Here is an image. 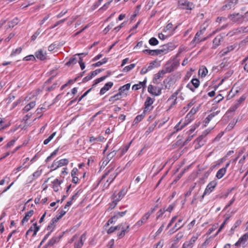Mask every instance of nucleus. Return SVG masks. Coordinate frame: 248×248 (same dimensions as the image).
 <instances>
[{
    "label": "nucleus",
    "mask_w": 248,
    "mask_h": 248,
    "mask_svg": "<svg viewBox=\"0 0 248 248\" xmlns=\"http://www.w3.org/2000/svg\"><path fill=\"white\" fill-rule=\"evenodd\" d=\"M143 53L148 54L149 55H151L152 56H154V50L150 49H144L142 51Z\"/></svg>",
    "instance_id": "obj_63"
},
{
    "label": "nucleus",
    "mask_w": 248,
    "mask_h": 248,
    "mask_svg": "<svg viewBox=\"0 0 248 248\" xmlns=\"http://www.w3.org/2000/svg\"><path fill=\"white\" fill-rule=\"evenodd\" d=\"M158 66V62L156 61H152L149 63L148 66L147 67V70L150 71L153 69L155 67H156Z\"/></svg>",
    "instance_id": "obj_35"
},
{
    "label": "nucleus",
    "mask_w": 248,
    "mask_h": 248,
    "mask_svg": "<svg viewBox=\"0 0 248 248\" xmlns=\"http://www.w3.org/2000/svg\"><path fill=\"white\" fill-rule=\"evenodd\" d=\"M34 211L33 210H31L30 211L28 212L25 216L22 219L21 221V223L23 224L25 222H27L29 218L33 215Z\"/></svg>",
    "instance_id": "obj_27"
},
{
    "label": "nucleus",
    "mask_w": 248,
    "mask_h": 248,
    "mask_svg": "<svg viewBox=\"0 0 248 248\" xmlns=\"http://www.w3.org/2000/svg\"><path fill=\"white\" fill-rule=\"evenodd\" d=\"M118 218V216H114L111 218H110L106 223L107 226H109L110 224H112L113 222H115L117 219Z\"/></svg>",
    "instance_id": "obj_43"
},
{
    "label": "nucleus",
    "mask_w": 248,
    "mask_h": 248,
    "mask_svg": "<svg viewBox=\"0 0 248 248\" xmlns=\"http://www.w3.org/2000/svg\"><path fill=\"white\" fill-rule=\"evenodd\" d=\"M199 75H201L202 77H204L207 74L208 70L205 67L202 66L199 69Z\"/></svg>",
    "instance_id": "obj_34"
},
{
    "label": "nucleus",
    "mask_w": 248,
    "mask_h": 248,
    "mask_svg": "<svg viewBox=\"0 0 248 248\" xmlns=\"http://www.w3.org/2000/svg\"><path fill=\"white\" fill-rule=\"evenodd\" d=\"M162 89L161 88L157 86H154L152 85H149L148 87V92L154 96H158L161 94Z\"/></svg>",
    "instance_id": "obj_6"
},
{
    "label": "nucleus",
    "mask_w": 248,
    "mask_h": 248,
    "mask_svg": "<svg viewBox=\"0 0 248 248\" xmlns=\"http://www.w3.org/2000/svg\"><path fill=\"white\" fill-rule=\"evenodd\" d=\"M135 66V64L132 63L131 64L128 66H126L124 67L123 70V71L124 72H127L131 70H132L133 68H134Z\"/></svg>",
    "instance_id": "obj_42"
},
{
    "label": "nucleus",
    "mask_w": 248,
    "mask_h": 248,
    "mask_svg": "<svg viewBox=\"0 0 248 248\" xmlns=\"http://www.w3.org/2000/svg\"><path fill=\"white\" fill-rule=\"evenodd\" d=\"M130 144H131V142H130L128 145L125 146L124 148H123L121 150V153L120 156H122L127 151Z\"/></svg>",
    "instance_id": "obj_57"
},
{
    "label": "nucleus",
    "mask_w": 248,
    "mask_h": 248,
    "mask_svg": "<svg viewBox=\"0 0 248 248\" xmlns=\"http://www.w3.org/2000/svg\"><path fill=\"white\" fill-rule=\"evenodd\" d=\"M22 51V48L19 47L15 50H13L11 56H15L16 55L19 54Z\"/></svg>",
    "instance_id": "obj_48"
},
{
    "label": "nucleus",
    "mask_w": 248,
    "mask_h": 248,
    "mask_svg": "<svg viewBox=\"0 0 248 248\" xmlns=\"http://www.w3.org/2000/svg\"><path fill=\"white\" fill-rule=\"evenodd\" d=\"M233 48H234V47L232 46H228L227 48L223 49L220 52L221 56H223L226 55L229 52L233 50Z\"/></svg>",
    "instance_id": "obj_37"
},
{
    "label": "nucleus",
    "mask_w": 248,
    "mask_h": 248,
    "mask_svg": "<svg viewBox=\"0 0 248 248\" xmlns=\"http://www.w3.org/2000/svg\"><path fill=\"white\" fill-rule=\"evenodd\" d=\"M184 223L182 224V225L181 226H180L178 228H176L177 227H175V226L171 229H170L169 232L170 233V234H172L174 232L177 231L178 230H179V229L181 228L184 225Z\"/></svg>",
    "instance_id": "obj_56"
},
{
    "label": "nucleus",
    "mask_w": 248,
    "mask_h": 248,
    "mask_svg": "<svg viewBox=\"0 0 248 248\" xmlns=\"http://www.w3.org/2000/svg\"><path fill=\"white\" fill-rule=\"evenodd\" d=\"M66 212L67 211L62 210L60 212L59 215L58 216H57L56 217H54L53 218H52V223H55L56 222H57L60 218H61L64 216V215H65Z\"/></svg>",
    "instance_id": "obj_29"
},
{
    "label": "nucleus",
    "mask_w": 248,
    "mask_h": 248,
    "mask_svg": "<svg viewBox=\"0 0 248 248\" xmlns=\"http://www.w3.org/2000/svg\"><path fill=\"white\" fill-rule=\"evenodd\" d=\"M207 133H208L207 132L204 135L203 134L195 140V142L197 144L195 146L196 148H199L204 144V141L203 140V139L207 134Z\"/></svg>",
    "instance_id": "obj_15"
},
{
    "label": "nucleus",
    "mask_w": 248,
    "mask_h": 248,
    "mask_svg": "<svg viewBox=\"0 0 248 248\" xmlns=\"http://www.w3.org/2000/svg\"><path fill=\"white\" fill-rule=\"evenodd\" d=\"M113 85V82H108L105 84L103 87H102L100 91V94L103 95L105 93L108 91L110 89Z\"/></svg>",
    "instance_id": "obj_17"
},
{
    "label": "nucleus",
    "mask_w": 248,
    "mask_h": 248,
    "mask_svg": "<svg viewBox=\"0 0 248 248\" xmlns=\"http://www.w3.org/2000/svg\"><path fill=\"white\" fill-rule=\"evenodd\" d=\"M177 216H174L173 217H172V218L171 219L170 222H169V223L168 224V225L167 226V229L169 228L172 225V224L174 223V222L177 219Z\"/></svg>",
    "instance_id": "obj_60"
},
{
    "label": "nucleus",
    "mask_w": 248,
    "mask_h": 248,
    "mask_svg": "<svg viewBox=\"0 0 248 248\" xmlns=\"http://www.w3.org/2000/svg\"><path fill=\"white\" fill-rule=\"evenodd\" d=\"M218 113V111H217L216 112H213L212 113L210 114L205 119L204 122L205 123L207 124H208L210 121L213 119V118L217 115Z\"/></svg>",
    "instance_id": "obj_36"
},
{
    "label": "nucleus",
    "mask_w": 248,
    "mask_h": 248,
    "mask_svg": "<svg viewBox=\"0 0 248 248\" xmlns=\"http://www.w3.org/2000/svg\"><path fill=\"white\" fill-rule=\"evenodd\" d=\"M116 154V151L113 150L111 152H110L109 154H108L106 157L108 159L110 160Z\"/></svg>",
    "instance_id": "obj_51"
},
{
    "label": "nucleus",
    "mask_w": 248,
    "mask_h": 248,
    "mask_svg": "<svg viewBox=\"0 0 248 248\" xmlns=\"http://www.w3.org/2000/svg\"><path fill=\"white\" fill-rule=\"evenodd\" d=\"M165 73L171 72L173 70V66L170 63H167L165 64L164 68L162 69Z\"/></svg>",
    "instance_id": "obj_28"
},
{
    "label": "nucleus",
    "mask_w": 248,
    "mask_h": 248,
    "mask_svg": "<svg viewBox=\"0 0 248 248\" xmlns=\"http://www.w3.org/2000/svg\"><path fill=\"white\" fill-rule=\"evenodd\" d=\"M200 85V81L197 78L192 79L191 83H189L186 85V87L189 89L192 92H194L196 88H197Z\"/></svg>",
    "instance_id": "obj_9"
},
{
    "label": "nucleus",
    "mask_w": 248,
    "mask_h": 248,
    "mask_svg": "<svg viewBox=\"0 0 248 248\" xmlns=\"http://www.w3.org/2000/svg\"><path fill=\"white\" fill-rule=\"evenodd\" d=\"M206 30V28L204 27L203 29L201 30L200 31H198L193 40V41L194 42H196V43H199L201 42L200 41V36L204 33Z\"/></svg>",
    "instance_id": "obj_20"
},
{
    "label": "nucleus",
    "mask_w": 248,
    "mask_h": 248,
    "mask_svg": "<svg viewBox=\"0 0 248 248\" xmlns=\"http://www.w3.org/2000/svg\"><path fill=\"white\" fill-rule=\"evenodd\" d=\"M109 161H110V160L108 159V158L107 157L104 158L102 160L101 167L104 168L105 166H106L107 165V164L109 163Z\"/></svg>",
    "instance_id": "obj_59"
},
{
    "label": "nucleus",
    "mask_w": 248,
    "mask_h": 248,
    "mask_svg": "<svg viewBox=\"0 0 248 248\" xmlns=\"http://www.w3.org/2000/svg\"><path fill=\"white\" fill-rule=\"evenodd\" d=\"M121 92L120 91L118 93L110 97L109 100L111 101H116L119 100L121 98Z\"/></svg>",
    "instance_id": "obj_40"
},
{
    "label": "nucleus",
    "mask_w": 248,
    "mask_h": 248,
    "mask_svg": "<svg viewBox=\"0 0 248 248\" xmlns=\"http://www.w3.org/2000/svg\"><path fill=\"white\" fill-rule=\"evenodd\" d=\"M24 60L28 61H32L35 60V57L32 55H30L27 56H26L23 59Z\"/></svg>",
    "instance_id": "obj_61"
},
{
    "label": "nucleus",
    "mask_w": 248,
    "mask_h": 248,
    "mask_svg": "<svg viewBox=\"0 0 248 248\" xmlns=\"http://www.w3.org/2000/svg\"><path fill=\"white\" fill-rule=\"evenodd\" d=\"M197 239V237L193 236L189 241L186 242L183 244L182 248H192Z\"/></svg>",
    "instance_id": "obj_14"
},
{
    "label": "nucleus",
    "mask_w": 248,
    "mask_h": 248,
    "mask_svg": "<svg viewBox=\"0 0 248 248\" xmlns=\"http://www.w3.org/2000/svg\"><path fill=\"white\" fill-rule=\"evenodd\" d=\"M144 115L143 114L138 115L134 120V123L135 124H138L139 122H140L143 118Z\"/></svg>",
    "instance_id": "obj_46"
},
{
    "label": "nucleus",
    "mask_w": 248,
    "mask_h": 248,
    "mask_svg": "<svg viewBox=\"0 0 248 248\" xmlns=\"http://www.w3.org/2000/svg\"><path fill=\"white\" fill-rule=\"evenodd\" d=\"M35 56L37 58L43 61L46 59V53L42 50H39L36 52Z\"/></svg>",
    "instance_id": "obj_24"
},
{
    "label": "nucleus",
    "mask_w": 248,
    "mask_h": 248,
    "mask_svg": "<svg viewBox=\"0 0 248 248\" xmlns=\"http://www.w3.org/2000/svg\"><path fill=\"white\" fill-rule=\"evenodd\" d=\"M198 110V107L192 108L190 112L187 114L186 119L189 121V119L192 117V116L196 113Z\"/></svg>",
    "instance_id": "obj_33"
},
{
    "label": "nucleus",
    "mask_w": 248,
    "mask_h": 248,
    "mask_svg": "<svg viewBox=\"0 0 248 248\" xmlns=\"http://www.w3.org/2000/svg\"><path fill=\"white\" fill-rule=\"evenodd\" d=\"M161 47L158 49L154 50V55H164Z\"/></svg>",
    "instance_id": "obj_62"
},
{
    "label": "nucleus",
    "mask_w": 248,
    "mask_h": 248,
    "mask_svg": "<svg viewBox=\"0 0 248 248\" xmlns=\"http://www.w3.org/2000/svg\"><path fill=\"white\" fill-rule=\"evenodd\" d=\"M165 74V73L164 72V71L162 70V69L161 70L159 71L157 74H156L154 75V77L153 78V82L155 83H158L157 80L160 78H162L163 77V76Z\"/></svg>",
    "instance_id": "obj_25"
},
{
    "label": "nucleus",
    "mask_w": 248,
    "mask_h": 248,
    "mask_svg": "<svg viewBox=\"0 0 248 248\" xmlns=\"http://www.w3.org/2000/svg\"><path fill=\"white\" fill-rule=\"evenodd\" d=\"M223 96L221 94H218L215 98L214 101L215 102L218 103L219 102L223 99Z\"/></svg>",
    "instance_id": "obj_58"
},
{
    "label": "nucleus",
    "mask_w": 248,
    "mask_h": 248,
    "mask_svg": "<svg viewBox=\"0 0 248 248\" xmlns=\"http://www.w3.org/2000/svg\"><path fill=\"white\" fill-rule=\"evenodd\" d=\"M179 90H177L176 92H175L168 99V101L170 100V99H174V102L173 103V104H175L176 103L175 101L177 99V96L178 94L179 93Z\"/></svg>",
    "instance_id": "obj_49"
},
{
    "label": "nucleus",
    "mask_w": 248,
    "mask_h": 248,
    "mask_svg": "<svg viewBox=\"0 0 248 248\" xmlns=\"http://www.w3.org/2000/svg\"><path fill=\"white\" fill-rule=\"evenodd\" d=\"M248 239V233H246L243 235L235 244V246H238L241 245H244Z\"/></svg>",
    "instance_id": "obj_16"
},
{
    "label": "nucleus",
    "mask_w": 248,
    "mask_h": 248,
    "mask_svg": "<svg viewBox=\"0 0 248 248\" xmlns=\"http://www.w3.org/2000/svg\"><path fill=\"white\" fill-rule=\"evenodd\" d=\"M149 43L150 45L156 46L158 44V41L156 38L152 37L149 40Z\"/></svg>",
    "instance_id": "obj_44"
},
{
    "label": "nucleus",
    "mask_w": 248,
    "mask_h": 248,
    "mask_svg": "<svg viewBox=\"0 0 248 248\" xmlns=\"http://www.w3.org/2000/svg\"><path fill=\"white\" fill-rule=\"evenodd\" d=\"M160 47L162 51V52H163V54L164 55L173 50L176 47V46L173 43H170L162 46Z\"/></svg>",
    "instance_id": "obj_8"
},
{
    "label": "nucleus",
    "mask_w": 248,
    "mask_h": 248,
    "mask_svg": "<svg viewBox=\"0 0 248 248\" xmlns=\"http://www.w3.org/2000/svg\"><path fill=\"white\" fill-rule=\"evenodd\" d=\"M36 105V103L35 101H32L28 104L25 107L23 108V111L24 112L26 113L30 111L31 108H33Z\"/></svg>",
    "instance_id": "obj_26"
},
{
    "label": "nucleus",
    "mask_w": 248,
    "mask_h": 248,
    "mask_svg": "<svg viewBox=\"0 0 248 248\" xmlns=\"http://www.w3.org/2000/svg\"><path fill=\"white\" fill-rule=\"evenodd\" d=\"M191 121V120H189V121H187V122H184L183 124H181L182 121H181L179 122L174 127V132H177L180 130H181L182 128H183L188 123H189Z\"/></svg>",
    "instance_id": "obj_23"
},
{
    "label": "nucleus",
    "mask_w": 248,
    "mask_h": 248,
    "mask_svg": "<svg viewBox=\"0 0 248 248\" xmlns=\"http://www.w3.org/2000/svg\"><path fill=\"white\" fill-rule=\"evenodd\" d=\"M6 127L7 125L5 124L3 119L0 118V131L4 129Z\"/></svg>",
    "instance_id": "obj_52"
},
{
    "label": "nucleus",
    "mask_w": 248,
    "mask_h": 248,
    "mask_svg": "<svg viewBox=\"0 0 248 248\" xmlns=\"http://www.w3.org/2000/svg\"><path fill=\"white\" fill-rule=\"evenodd\" d=\"M178 5L180 8L183 9L192 10L194 7L193 3L186 0H180L178 2Z\"/></svg>",
    "instance_id": "obj_4"
},
{
    "label": "nucleus",
    "mask_w": 248,
    "mask_h": 248,
    "mask_svg": "<svg viewBox=\"0 0 248 248\" xmlns=\"http://www.w3.org/2000/svg\"><path fill=\"white\" fill-rule=\"evenodd\" d=\"M226 172V168H221L219 169L217 172V178L218 179L222 178L225 174Z\"/></svg>",
    "instance_id": "obj_30"
},
{
    "label": "nucleus",
    "mask_w": 248,
    "mask_h": 248,
    "mask_svg": "<svg viewBox=\"0 0 248 248\" xmlns=\"http://www.w3.org/2000/svg\"><path fill=\"white\" fill-rule=\"evenodd\" d=\"M149 213H145L141 218V219L138 221L136 223V225L138 227H140L141 226L142 224L145 223L147 220L150 217Z\"/></svg>",
    "instance_id": "obj_19"
},
{
    "label": "nucleus",
    "mask_w": 248,
    "mask_h": 248,
    "mask_svg": "<svg viewBox=\"0 0 248 248\" xmlns=\"http://www.w3.org/2000/svg\"><path fill=\"white\" fill-rule=\"evenodd\" d=\"M238 0H228L227 3L222 6V10H229L234 7L237 3Z\"/></svg>",
    "instance_id": "obj_10"
},
{
    "label": "nucleus",
    "mask_w": 248,
    "mask_h": 248,
    "mask_svg": "<svg viewBox=\"0 0 248 248\" xmlns=\"http://www.w3.org/2000/svg\"><path fill=\"white\" fill-rule=\"evenodd\" d=\"M126 192L127 190L125 188H123L117 194L114 193L112 196V199L119 202L126 194Z\"/></svg>",
    "instance_id": "obj_11"
},
{
    "label": "nucleus",
    "mask_w": 248,
    "mask_h": 248,
    "mask_svg": "<svg viewBox=\"0 0 248 248\" xmlns=\"http://www.w3.org/2000/svg\"><path fill=\"white\" fill-rule=\"evenodd\" d=\"M165 212L166 210L165 208L160 209L156 213V218L158 219L161 217Z\"/></svg>",
    "instance_id": "obj_47"
},
{
    "label": "nucleus",
    "mask_w": 248,
    "mask_h": 248,
    "mask_svg": "<svg viewBox=\"0 0 248 248\" xmlns=\"http://www.w3.org/2000/svg\"><path fill=\"white\" fill-rule=\"evenodd\" d=\"M42 172V170H38L33 173L32 176L34 177V178H37L41 175Z\"/></svg>",
    "instance_id": "obj_55"
},
{
    "label": "nucleus",
    "mask_w": 248,
    "mask_h": 248,
    "mask_svg": "<svg viewBox=\"0 0 248 248\" xmlns=\"http://www.w3.org/2000/svg\"><path fill=\"white\" fill-rule=\"evenodd\" d=\"M217 186V182L215 181L211 182L205 188L204 192L202 195V199H203L205 195L210 194Z\"/></svg>",
    "instance_id": "obj_7"
},
{
    "label": "nucleus",
    "mask_w": 248,
    "mask_h": 248,
    "mask_svg": "<svg viewBox=\"0 0 248 248\" xmlns=\"http://www.w3.org/2000/svg\"><path fill=\"white\" fill-rule=\"evenodd\" d=\"M113 201L110 203L109 209L110 210L113 209L117 204L118 201L113 199Z\"/></svg>",
    "instance_id": "obj_53"
},
{
    "label": "nucleus",
    "mask_w": 248,
    "mask_h": 248,
    "mask_svg": "<svg viewBox=\"0 0 248 248\" xmlns=\"http://www.w3.org/2000/svg\"><path fill=\"white\" fill-rule=\"evenodd\" d=\"M61 182L58 179H56L53 182V188L54 191L57 192L59 190V187L60 186Z\"/></svg>",
    "instance_id": "obj_31"
},
{
    "label": "nucleus",
    "mask_w": 248,
    "mask_h": 248,
    "mask_svg": "<svg viewBox=\"0 0 248 248\" xmlns=\"http://www.w3.org/2000/svg\"><path fill=\"white\" fill-rule=\"evenodd\" d=\"M107 61H108V59L106 58H105L103 59L102 60L93 64V65L95 67L100 66L101 65H103V64L106 63L107 62Z\"/></svg>",
    "instance_id": "obj_39"
},
{
    "label": "nucleus",
    "mask_w": 248,
    "mask_h": 248,
    "mask_svg": "<svg viewBox=\"0 0 248 248\" xmlns=\"http://www.w3.org/2000/svg\"><path fill=\"white\" fill-rule=\"evenodd\" d=\"M239 105L237 104L236 102L229 108V111L233 112L239 107Z\"/></svg>",
    "instance_id": "obj_50"
},
{
    "label": "nucleus",
    "mask_w": 248,
    "mask_h": 248,
    "mask_svg": "<svg viewBox=\"0 0 248 248\" xmlns=\"http://www.w3.org/2000/svg\"><path fill=\"white\" fill-rule=\"evenodd\" d=\"M102 70L100 69H96L95 71H92L91 73L89 74L86 77L83 78V82H87L91 79L93 77H95L98 73H99Z\"/></svg>",
    "instance_id": "obj_13"
},
{
    "label": "nucleus",
    "mask_w": 248,
    "mask_h": 248,
    "mask_svg": "<svg viewBox=\"0 0 248 248\" xmlns=\"http://www.w3.org/2000/svg\"><path fill=\"white\" fill-rule=\"evenodd\" d=\"M56 134V132H55L53 133L51 135H50L44 141V144L46 145L48 144L52 139L55 136Z\"/></svg>",
    "instance_id": "obj_41"
},
{
    "label": "nucleus",
    "mask_w": 248,
    "mask_h": 248,
    "mask_svg": "<svg viewBox=\"0 0 248 248\" xmlns=\"http://www.w3.org/2000/svg\"><path fill=\"white\" fill-rule=\"evenodd\" d=\"M229 19L233 22L240 23L243 22V16L239 13H234L228 16Z\"/></svg>",
    "instance_id": "obj_5"
},
{
    "label": "nucleus",
    "mask_w": 248,
    "mask_h": 248,
    "mask_svg": "<svg viewBox=\"0 0 248 248\" xmlns=\"http://www.w3.org/2000/svg\"><path fill=\"white\" fill-rule=\"evenodd\" d=\"M39 229V228L37 226L36 223H34L33 224V226L31 227L30 229L28 230V231L26 232V236H27L31 232H33L32 235L33 236H35L36 234V233L38 231Z\"/></svg>",
    "instance_id": "obj_21"
},
{
    "label": "nucleus",
    "mask_w": 248,
    "mask_h": 248,
    "mask_svg": "<svg viewBox=\"0 0 248 248\" xmlns=\"http://www.w3.org/2000/svg\"><path fill=\"white\" fill-rule=\"evenodd\" d=\"M130 87V84L127 83L123 86H122L120 89L119 91L122 92V91H124L125 90H128Z\"/></svg>",
    "instance_id": "obj_54"
},
{
    "label": "nucleus",
    "mask_w": 248,
    "mask_h": 248,
    "mask_svg": "<svg viewBox=\"0 0 248 248\" xmlns=\"http://www.w3.org/2000/svg\"><path fill=\"white\" fill-rule=\"evenodd\" d=\"M224 35V34L223 35L219 34L215 38L213 41V48H215L219 46L220 42L223 40Z\"/></svg>",
    "instance_id": "obj_12"
},
{
    "label": "nucleus",
    "mask_w": 248,
    "mask_h": 248,
    "mask_svg": "<svg viewBox=\"0 0 248 248\" xmlns=\"http://www.w3.org/2000/svg\"><path fill=\"white\" fill-rule=\"evenodd\" d=\"M154 100L150 97H148L144 103L145 109L144 111H146L151 110L153 107L150 108L151 106L153 104Z\"/></svg>",
    "instance_id": "obj_18"
},
{
    "label": "nucleus",
    "mask_w": 248,
    "mask_h": 248,
    "mask_svg": "<svg viewBox=\"0 0 248 248\" xmlns=\"http://www.w3.org/2000/svg\"><path fill=\"white\" fill-rule=\"evenodd\" d=\"M68 163L69 160L67 159H62L58 161L55 160L53 162L51 168L53 170H55L58 168L67 165Z\"/></svg>",
    "instance_id": "obj_3"
},
{
    "label": "nucleus",
    "mask_w": 248,
    "mask_h": 248,
    "mask_svg": "<svg viewBox=\"0 0 248 248\" xmlns=\"http://www.w3.org/2000/svg\"><path fill=\"white\" fill-rule=\"evenodd\" d=\"M164 245V242L163 240H160L157 244L156 245L155 248H162Z\"/></svg>",
    "instance_id": "obj_64"
},
{
    "label": "nucleus",
    "mask_w": 248,
    "mask_h": 248,
    "mask_svg": "<svg viewBox=\"0 0 248 248\" xmlns=\"http://www.w3.org/2000/svg\"><path fill=\"white\" fill-rule=\"evenodd\" d=\"M114 26L113 22H111L106 28H105L103 31L105 34L107 33L110 29Z\"/></svg>",
    "instance_id": "obj_45"
},
{
    "label": "nucleus",
    "mask_w": 248,
    "mask_h": 248,
    "mask_svg": "<svg viewBox=\"0 0 248 248\" xmlns=\"http://www.w3.org/2000/svg\"><path fill=\"white\" fill-rule=\"evenodd\" d=\"M119 172L117 170H113L112 168L108 170L102 176V180H103L106 177L108 176L107 183H108L107 187L112 183L118 174Z\"/></svg>",
    "instance_id": "obj_2"
},
{
    "label": "nucleus",
    "mask_w": 248,
    "mask_h": 248,
    "mask_svg": "<svg viewBox=\"0 0 248 248\" xmlns=\"http://www.w3.org/2000/svg\"><path fill=\"white\" fill-rule=\"evenodd\" d=\"M124 224L122 223L115 227H110L108 231V233H111L116 230H121V232L118 234L119 238H121L124 236L126 233L128 232L129 228V225H126L125 227L124 226Z\"/></svg>",
    "instance_id": "obj_1"
},
{
    "label": "nucleus",
    "mask_w": 248,
    "mask_h": 248,
    "mask_svg": "<svg viewBox=\"0 0 248 248\" xmlns=\"http://www.w3.org/2000/svg\"><path fill=\"white\" fill-rule=\"evenodd\" d=\"M147 79L145 78L143 81L139 82V83L134 85L132 87V89L134 90H138L141 88H144L146 86Z\"/></svg>",
    "instance_id": "obj_22"
},
{
    "label": "nucleus",
    "mask_w": 248,
    "mask_h": 248,
    "mask_svg": "<svg viewBox=\"0 0 248 248\" xmlns=\"http://www.w3.org/2000/svg\"><path fill=\"white\" fill-rule=\"evenodd\" d=\"M18 22L19 20L17 17L14 18L12 20L8 22L7 29L13 28L18 24Z\"/></svg>",
    "instance_id": "obj_32"
},
{
    "label": "nucleus",
    "mask_w": 248,
    "mask_h": 248,
    "mask_svg": "<svg viewBox=\"0 0 248 248\" xmlns=\"http://www.w3.org/2000/svg\"><path fill=\"white\" fill-rule=\"evenodd\" d=\"M60 240L59 237H53L49 240V242L47 244V246L51 247L53 246L55 244L58 242Z\"/></svg>",
    "instance_id": "obj_38"
}]
</instances>
